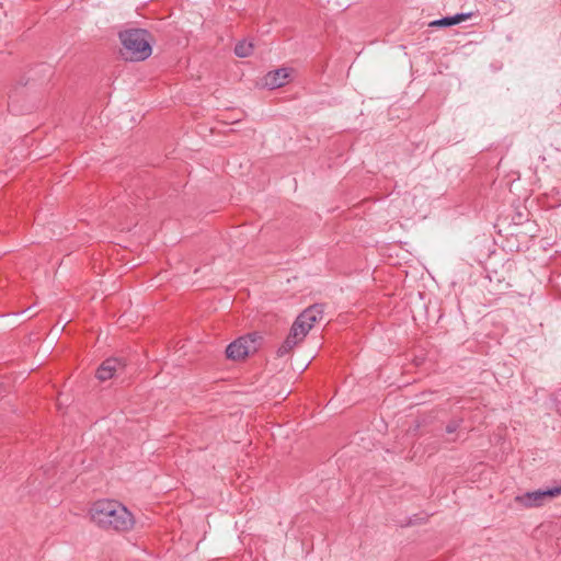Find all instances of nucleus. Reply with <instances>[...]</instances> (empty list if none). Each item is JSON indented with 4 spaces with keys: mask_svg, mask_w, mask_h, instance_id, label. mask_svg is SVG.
<instances>
[{
    "mask_svg": "<svg viewBox=\"0 0 561 561\" xmlns=\"http://www.w3.org/2000/svg\"><path fill=\"white\" fill-rule=\"evenodd\" d=\"M461 422V419L451 420L446 426V432L448 434L455 433L459 428Z\"/></svg>",
    "mask_w": 561,
    "mask_h": 561,
    "instance_id": "f8f14e48",
    "label": "nucleus"
},
{
    "mask_svg": "<svg viewBox=\"0 0 561 561\" xmlns=\"http://www.w3.org/2000/svg\"><path fill=\"white\" fill-rule=\"evenodd\" d=\"M294 323L297 325V328L304 329L305 333H308L312 329V327L310 324H308V322L306 320H304V322H301V316L300 314L297 317V319L295 320Z\"/></svg>",
    "mask_w": 561,
    "mask_h": 561,
    "instance_id": "4468645a",
    "label": "nucleus"
},
{
    "mask_svg": "<svg viewBox=\"0 0 561 561\" xmlns=\"http://www.w3.org/2000/svg\"><path fill=\"white\" fill-rule=\"evenodd\" d=\"M294 323L297 325V328L304 329L305 333H308L312 329V327L310 324H308V322L306 320H304V322H301V316L300 314L297 317V319L295 320Z\"/></svg>",
    "mask_w": 561,
    "mask_h": 561,
    "instance_id": "ddd939ff",
    "label": "nucleus"
},
{
    "mask_svg": "<svg viewBox=\"0 0 561 561\" xmlns=\"http://www.w3.org/2000/svg\"><path fill=\"white\" fill-rule=\"evenodd\" d=\"M126 367V362L118 357H110L102 362L96 369V378L100 381H106L121 373Z\"/></svg>",
    "mask_w": 561,
    "mask_h": 561,
    "instance_id": "39448f33",
    "label": "nucleus"
},
{
    "mask_svg": "<svg viewBox=\"0 0 561 561\" xmlns=\"http://www.w3.org/2000/svg\"><path fill=\"white\" fill-rule=\"evenodd\" d=\"M290 71L287 68H278L270 71L264 77V85L270 89H277L285 85L288 81Z\"/></svg>",
    "mask_w": 561,
    "mask_h": 561,
    "instance_id": "6e6552de",
    "label": "nucleus"
},
{
    "mask_svg": "<svg viewBox=\"0 0 561 561\" xmlns=\"http://www.w3.org/2000/svg\"><path fill=\"white\" fill-rule=\"evenodd\" d=\"M301 322L306 320L308 324L311 327L314 325L316 322L320 321L323 318V306L322 305H312L305 309L301 313Z\"/></svg>",
    "mask_w": 561,
    "mask_h": 561,
    "instance_id": "1a4fd4ad",
    "label": "nucleus"
},
{
    "mask_svg": "<svg viewBox=\"0 0 561 561\" xmlns=\"http://www.w3.org/2000/svg\"><path fill=\"white\" fill-rule=\"evenodd\" d=\"M119 39L123 45L122 55L126 60L142 61L152 53L150 34L146 30H126L119 33Z\"/></svg>",
    "mask_w": 561,
    "mask_h": 561,
    "instance_id": "f03ea898",
    "label": "nucleus"
},
{
    "mask_svg": "<svg viewBox=\"0 0 561 561\" xmlns=\"http://www.w3.org/2000/svg\"><path fill=\"white\" fill-rule=\"evenodd\" d=\"M561 495V484L546 490H536L515 496V502L523 507H539L546 501Z\"/></svg>",
    "mask_w": 561,
    "mask_h": 561,
    "instance_id": "20e7f679",
    "label": "nucleus"
},
{
    "mask_svg": "<svg viewBox=\"0 0 561 561\" xmlns=\"http://www.w3.org/2000/svg\"><path fill=\"white\" fill-rule=\"evenodd\" d=\"M262 341L257 333H250L230 343L226 348L227 357L233 360H241L249 354L255 353Z\"/></svg>",
    "mask_w": 561,
    "mask_h": 561,
    "instance_id": "7ed1b4c3",
    "label": "nucleus"
},
{
    "mask_svg": "<svg viewBox=\"0 0 561 561\" xmlns=\"http://www.w3.org/2000/svg\"><path fill=\"white\" fill-rule=\"evenodd\" d=\"M470 16H471V13H458L454 16H445L443 19L435 20L430 25L431 26H439V27L453 26V25H456V24L467 20Z\"/></svg>",
    "mask_w": 561,
    "mask_h": 561,
    "instance_id": "9d476101",
    "label": "nucleus"
},
{
    "mask_svg": "<svg viewBox=\"0 0 561 561\" xmlns=\"http://www.w3.org/2000/svg\"><path fill=\"white\" fill-rule=\"evenodd\" d=\"M253 53V44L245 41L239 42L234 47L238 57H248Z\"/></svg>",
    "mask_w": 561,
    "mask_h": 561,
    "instance_id": "9b49d317",
    "label": "nucleus"
},
{
    "mask_svg": "<svg viewBox=\"0 0 561 561\" xmlns=\"http://www.w3.org/2000/svg\"><path fill=\"white\" fill-rule=\"evenodd\" d=\"M308 333H305L304 329L297 328L294 323L288 336L284 341V343L278 347L277 355L279 357L288 354L299 342H301Z\"/></svg>",
    "mask_w": 561,
    "mask_h": 561,
    "instance_id": "0eeeda50",
    "label": "nucleus"
},
{
    "mask_svg": "<svg viewBox=\"0 0 561 561\" xmlns=\"http://www.w3.org/2000/svg\"><path fill=\"white\" fill-rule=\"evenodd\" d=\"M89 515L94 525L107 531H129L135 519L133 514L122 503L114 500H99L89 510Z\"/></svg>",
    "mask_w": 561,
    "mask_h": 561,
    "instance_id": "f257e3e1",
    "label": "nucleus"
},
{
    "mask_svg": "<svg viewBox=\"0 0 561 561\" xmlns=\"http://www.w3.org/2000/svg\"><path fill=\"white\" fill-rule=\"evenodd\" d=\"M308 333H305L304 329L297 328L294 323L288 336L284 341V343L278 347L277 355L279 357L288 354L299 342H301Z\"/></svg>",
    "mask_w": 561,
    "mask_h": 561,
    "instance_id": "423d86ee",
    "label": "nucleus"
}]
</instances>
